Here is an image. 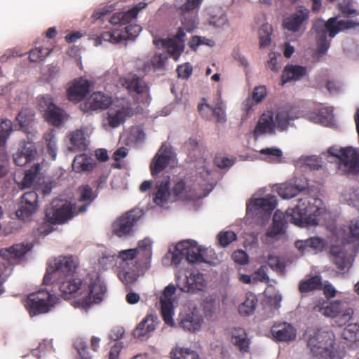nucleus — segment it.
Segmentation results:
<instances>
[{
    "label": "nucleus",
    "mask_w": 359,
    "mask_h": 359,
    "mask_svg": "<svg viewBox=\"0 0 359 359\" xmlns=\"http://www.w3.org/2000/svg\"><path fill=\"white\" fill-rule=\"evenodd\" d=\"M38 208V194L34 191H29L22 196L15 215L18 219L28 222L32 220Z\"/></svg>",
    "instance_id": "nucleus-12"
},
{
    "label": "nucleus",
    "mask_w": 359,
    "mask_h": 359,
    "mask_svg": "<svg viewBox=\"0 0 359 359\" xmlns=\"http://www.w3.org/2000/svg\"><path fill=\"white\" fill-rule=\"evenodd\" d=\"M184 249L186 259L189 263H208L205 257L208 249L198 245L194 241H183L177 243V250Z\"/></svg>",
    "instance_id": "nucleus-13"
},
{
    "label": "nucleus",
    "mask_w": 359,
    "mask_h": 359,
    "mask_svg": "<svg viewBox=\"0 0 359 359\" xmlns=\"http://www.w3.org/2000/svg\"><path fill=\"white\" fill-rule=\"evenodd\" d=\"M171 158V149L163 144L150 165L151 175L155 177L162 172L169 164Z\"/></svg>",
    "instance_id": "nucleus-17"
},
{
    "label": "nucleus",
    "mask_w": 359,
    "mask_h": 359,
    "mask_svg": "<svg viewBox=\"0 0 359 359\" xmlns=\"http://www.w3.org/2000/svg\"><path fill=\"white\" fill-rule=\"evenodd\" d=\"M158 323L156 314H147L133 330V336L142 341L147 340L156 330Z\"/></svg>",
    "instance_id": "nucleus-16"
},
{
    "label": "nucleus",
    "mask_w": 359,
    "mask_h": 359,
    "mask_svg": "<svg viewBox=\"0 0 359 359\" xmlns=\"http://www.w3.org/2000/svg\"><path fill=\"white\" fill-rule=\"evenodd\" d=\"M126 40V35L120 29L104 32L101 34L95 40V45L102 44L103 41L110 42L111 43H118Z\"/></svg>",
    "instance_id": "nucleus-38"
},
{
    "label": "nucleus",
    "mask_w": 359,
    "mask_h": 359,
    "mask_svg": "<svg viewBox=\"0 0 359 359\" xmlns=\"http://www.w3.org/2000/svg\"><path fill=\"white\" fill-rule=\"evenodd\" d=\"M266 266H261L252 273V280L254 282H262L268 283L269 282V277L266 273Z\"/></svg>",
    "instance_id": "nucleus-61"
},
{
    "label": "nucleus",
    "mask_w": 359,
    "mask_h": 359,
    "mask_svg": "<svg viewBox=\"0 0 359 359\" xmlns=\"http://www.w3.org/2000/svg\"><path fill=\"white\" fill-rule=\"evenodd\" d=\"M233 261L239 264L245 265L249 262V258L248 254L242 250H236L233 252L231 255Z\"/></svg>",
    "instance_id": "nucleus-64"
},
{
    "label": "nucleus",
    "mask_w": 359,
    "mask_h": 359,
    "mask_svg": "<svg viewBox=\"0 0 359 359\" xmlns=\"http://www.w3.org/2000/svg\"><path fill=\"white\" fill-rule=\"evenodd\" d=\"M273 32L271 25L263 24L259 29V46L261 48H266L271 44V36Z\"/></svg>",
    "instance_id": "nucleus-48"
},
{
    "label": "nucleus",
    "mask_w": 359,
    "mask_h": 359,
    "mask_svg": "<svg viewBox=\"0 0 359 359\" xmlns=\"http://www.w3.org/2000/svg\"><path fill=\"white\" fill-rule=\"evenodd\" d=\"M137 255L138 250L134 248L120 251L117 258L121 260V268L129 266L130 265H135L134 259L137 256Z\"/></svg>",
    "instance_id": "nucleus-46"
},
{
    "label": "nucleus",
    "mask_w": 359,
    "mask_h": 359,
    "mask_svg": "<svg viewBox=\"0 0 359 359\" xmlns=\"http://www.w3.org/2000/svg\"><path fill=\"white\" fill-rule=\"evenodd\" d=\"M231 342L241 352L244 353L250 351V340L244 329L236 327L232 330Z\"/></svg>",
    "instance_id": "nucleus-29"
},
{
    "label": "nucleus",
    "mask_w": 359,
    "mask_h": 359,
    "mask_svg": "<svg viewBox=\"0 0 359 359\" xmlns=\"http://www.w3.org/2000/svg\"><path fill=\"white\" fill-rule=\"evenodd\" d=\"M171 193L175 197V200L186 199L189 196V189L183 180H180L174 184Z\"/></svg>",
    "instance_id": "nucleus-50"
},
{
    "label": "nucleus",
    "mask_w": 359,
    "mask_h": 359,
    "mask_svg": "<svg viewBox=\"0 0 359 359\" xmlns=\"http://www.w3.org/2000/svg\"><path fill=\"white\" fill-rule=\"evenodd\" d=\"M333 344L331 333L319 330L310 336L307 345L314 356L324 357L329 353V348H332Z\"/></svg>",
    "instance_id": "nucleus-11"
},
{
    "label": "nucleus",
    "mask_w": 359,
    "mask_h": 359,
    "mask_svg": "<svg viewBox=\"0 0 359 359\" xmlns=\"http://www.w3.org/2000/svg\"><path fill=\"white\" fill-rule=\"evenodd\" d=\"M78 201L83 203V204L74 207L76 215L82 214L87 211L90 205L97 198L98 191L97 189L93 190L89 184H83L78 188Z\"/></svg>",
    "instance_id": "nucleus-19"
},
{
    "label": "nucleus",
    "mask_w": 359,
    "mask_h": 359,
    "mask_svg": "<svg viewBox=\"0 0 359 359\" xmlns=\"http://www.w3.org/2000/svg\"><path fill=\"white\" fill-rule=\"evenodd\" d=\"M271 333L276 341L285 342L293 341L297 335L295 328L286 322L274 324Z\"/></svg>",
    "instance_id": "nucleus-20"
},
{
    "label": "nucleus",
    "mask_w": 359,
    "mask_h": 359,
    "mask_svg": "<svg viewBox=\"0 0 359 359\" xmlns=\"http://www.w3.org/2000/svg\"><path fill=\"white\" fill-rule=\"evenodd\" d=\"M52 109L47 111L43 115L46 121L54 126H60L64 121L67 119V114L64 109L57 107L56 104L51 107Z\"/></svg>",
    "instance_id": "nucleus-33"
},
{
    "label": "nucleus",
    "mask_w": 359,
    "mask_h": 359,
    "mask_svg": "<svg viewBox=\"0 0 359 359\" xmlns=\"http://www.w3.org/2000/svg\"><path fill=\"white\" fill-rule=\"evenodd\" d=\"M168 57L165 54H155L150 60L152 67L156 69H163L165 66Z\"/></svg>",
    "instance_id": "nucleus-62"
},
{
    "label": "nucleus",
    "mask_w": 359,
    "mask_h": 359,
    "mask_svg": "<svg viewBox=\"0 0 359 359\" xmlns=\"http://www.w3.org/2000/svg\"><path fill=\"white\" fill-rule=\"evenodd\" d=\"M202 318L195 311L180 313L179 316V325L184 330L195 332L201 327Z\"/></svg>",
    "instance_id": "nucleus-24"
},
{
    "label": "nucleus",
    "mask_w": 359,
    "mask_h": 359,
    "mask_svg": "<svg viewBox=\"0 0 359 359\" xmlns=\"http://www.w3.org/2000/svg\"><path fill=\"white\" fill-rule=\"evenodd\" d=\"M260 154L266 156L265 160L268 162H280L283 156L280 149L277 148H266L260 151Z\"/></svg>",
    "instance_id": "nucleus-56"
},
{
    "label": "nucleus",
    "mask_w": 359,
    "mask_h": 359,
    "mask_svg": "<svg viewBox=\"0 0 359 359\" xmlns=\"http://www.w3.org/2000/svg\"><path fill=\"white\" fill-rule=\"evenodd\" d=\"M357 26H359V22L352 20H338L337 17L330 18L327 22L323 20H316L313 25V29L317 34L318 53L324 54L330 47V43L327 39V34L330 38H333L339 32Z\"/></svg>",
    "instance_id": "nucleus-4"
},
{
    "label": "nucleus",
    "mask_w": 359,
    "mask_h": 359,
    "mask_svg": "<svg viewBox=\"0 0 359 359\" xmlns=\"http://www.w3.org/2000/svg\"><path fill=\"white\" fill-rule=\"evenodd\" d=\"M205 108H208L212 111V114L216 118L217 122H226L225 109L222 102L218 103L215 107H211L209 104L203 103L198 106V109L200 112H202Z\"/></svg>",
    "instance_id": "nucleus-47"
},
{
    "label": "nucleus",
    "mask_w": 359,
    "mask_h": 359,
    "mask_svg": "<svg viewBox=\"0 0 359 359\" xmlns=\"http://www.w3.org/2000/svg\"><path fill=\"white\" fill-rule=\"evenodd\" d=\"M123 86L130 92L137 94H149V87L145 81L136 74H129L124 79Z\"/></svg>",
    "instance_id": "nucleus-27"
},
{
    "label": "nucleus",
    "mask_w": 359,
    "mask_h": 359,
    "mask_svg": "<svg viewBox=\"0 0 359 359\" xmlns=\"http://www.w3.org/2000/svg\"><path fill=\"white\" fill-rule=\"evenodd\" d=\"M324 240L316 236L295 242V247L302 252H304L309 249L320 250L324 248Z\"/></svg>",
    "instance_id": "nucleus-34"
},
{
    "label": "nucleus",
    "mask_w": 359,
    "mask_h": 359,
    "mask_svg": "<svg viewBox=\"0 0 359 359\" xmlns=\"http://www.w3.org/2000/svg\"><path fill=\"white\" fill-rule=\"evenodd\" d=\"M76 215L71 203L54 199L46 209V218L51 224H62Z\"/></svg>",
    "instance_id": "nucleus-10"
},
{
    "label": "nucleus",
    "mask_w": 359,
    "mask_h": 359,
    "mask_svg": "<svg viewBox=\"0 0 359 359\" xmlns=\"http://www.w3.org/2000/svg\"><path fill=\"white\" fill-rule=\"evenodd\" d=\"M112 97L104 93L94 92L81 105V109L85 112L95 110H104L108 109L112 104Z\"/></svg>",
    "instance_id": "nucleus-14"
},
{
    "label": "nucleus",
    "mask_w": 359,
    "mask_h": 359,
    "mask_svg": "<svg viewBox=\"0 0 359 359\" xmlns=\"http://www.w3.org/2000/svg\"><path fill=\"white\" fill-rule=\"evenodd\" d=\"M34 114L28 109H23L19 111L16 119L21 130L29 133L30 124L33 120Z\"/></svg>",
    "instance_id": "nucleus-45"
},
{
    "label": "nucleus",
    "mask_w": 359,
    "mask_h": 359,
    "mask_svg": "<svg viewBox=\"0 0 359 359\" xmlns=\"http://www.w3.org/2000/svg\"><path fill=\"white\" fill-rule=\"evenodd\" d=\"M136 249L138 250V255H142L143 257V265L148 268L147 265L151 257V241L148 238L140 241Z\"/></svg>",
    "instance_id": "nucleus-43"
},
{
    "label": "nucleus",
    "mask_w": 359,
    "mask_h": 359,
    "mask_svg": "<svg viewBox=\"0 0 359 359\" xmlns=\"http://www.w3.org/2000/svg\"><path fill=\"white\" fill-rule=\"evenodd\" d=\"M144 268L147 269L144 265L142 266L141 264L137 262L132 267H121V270L118 273L119 279L126 286L133 285L139 277V273Z\"/></svg>",
    "instance_id": "nucleus-28"
},
{
    "label": "nucleus",
    "mask_w": 359,
    "mask_h": 359,
    "mask_svg": "<svg viewBox=\"0 0 359 359\" xmlns=\"http://www.w3.org/2000/svg\"><path fill=\"white\" fill-rule=\"evenodd\" d=\"M267 263L269 266L276 272L283 273L285 270V264L280 260V258L273 255L268 256Z\"/></svg>",
    "instance_id": "nucleus-58"
},
{
    "label": "nucleus",
    "mask_w": 359,
    "mask_h": 359,
    "mask_svg": "<svg viewBox=\"0 0 359 359\" xmlns=\"http://www.w3.org/2000/svg\"><path fill=\"white\" fill-rule=\"evenodd\" d=\"M277 205L276 198L268 195L266 197L255 198L247 205V209L255 210L259 212L271 213Z\"/></svg>",
    "instance_id": "nucleus-25"
},
{
    "label": "nucleus",
    "mask_w": 359,
    "mask_h": 359,
    "mask_svg": "<svg viewBox=\"0 0 359 359\" xmlns=\"http://www.w3.org/2000/svg\"><path fill=\"white\" fill-rule=\"evenodd\" d=\"M78 266L73 256H60L51 261L43 277L44 285L59 284V290L65 299L76 298V303L86 309L100 302L107 288L97 275H88L83 280L68 278Z\"/></svg>",
    "instance_id": "nucleus-1"
},
{
    "label": "nucleus",
    "mask_w": 359,
    "mask_h": 359,
    "mask_svg": "<svg viewBox=\"0 0 359 359\" xmlns=\"http://www.w3.org/2000/svg\"><path fill=\"white\" fill-rule=\"evenodd\" d=\"M202 0H186L181 7V11L183 13L182 19V27L179 28L177 34L172 38L166 40H161L163 48L168 50V53L177 60L184 48V30L191 32L196 27V23L194 18H187L185 15L187 13H189L196 8H198Z\"/></svg>",
    "instance_id": "nucleus-3"
},
{
    "label": "nucleus",
    "mask_w": 359,
    "mask_h": 359,
    "mask_svg": "<svg viewBox=\"0 0 359 359\" xmlns=\"http://www.w3.org/2000/svg\"><path fill=\"white\" fill-rule=\"evenodd\" d=\"M313 311L319 312L328 318H338L337 323L340 326L346 325L352 318L353 311L347 306L345 302L334 300L330 302L323 299H319L315 303Z\"/></svg>",
    "instance_id": "nucleus-6"
},
{
    "label": "nucleus",
    "mask_w": 359,
    "mask_h": 359,
    "mask_svg": "<svg viewBox=\"0 0 359 359\" xmlns=\"http://www.w3.org/2000/svg\"><path fill=\"white\" fill-rule=\"evenodd\" d=\"M307 74V69L305 67L299 65H287L282 74V81L283 83L291 81H299Z\"/></svg>",
    "instance_id": "nucleus-30"
},
{
    "label": "nucleus",
    "mask_w": 359,
    "mask_h": 359,
    "mask_svg": "<svg viewBox=\"0 0 359 359\" xmlns=\"http://www.w3.org/2000/svg\"><path fill=\"white\" fill-rule=\"evenodd\" d=\"M325 210L323 201L316 197L305 194L298 198L297 204L292 208H288L284 213L277 210L273 217V223L266 235L275 238L285 232L287 222L299 227H310L318 224V216Z\"/></svg>",
    "instance_id": "nucleus-2"
},
{
    "label": "nucleus",
    "mask_w": 359,
    "mask_h": 359,
    "mask_svg": "<svg viewBox=\"0 0 359 359\" xmlns=\"http://www.w3.org/2000/svg\"><path fill=\"white\" fill-rule=\"evenodd\" d=\"M304 189H306V187H299L292 184H283L279 187L278 193L281 198L289 199L298 195V194L304 191Z\"/></svg>",
    "instance_id": "nucleus-42"
},
{
    "label": "nucleus",
    "mask_w": 359,
    "mask_h": 359,
    "mask_svg": "<svg viewBox=\"0 0 359 359\" xmlns=\"http://www.w3.org/2000/svg\"><path fill=\"white\" fill-rule=\"evenodd\" d=\"M32 248V245L18 243L0 250V256L7 262V263H0V294L4 292L2 284L11 274L12 265L18 263Z\"/></svg>",
    "instance_id": "nucleus-5"
},
{
    "label": "nucleus",
    "mask_w": 359,
    "mask_h": 359,
    "mask_svg": "<svg viewBox=\"0 0 359 359\" xmlns=\"http://www.w3.org/2000/svg\"><path fill=\"white\" fill-rule=\"evenodd\" d=\"M90 83L82 77L74 79L67 89V96L69 101L79 102L89 93Z\"/></svg>",
    "instance_id": "nucleus-15"
},
{
    "label": "nucleus",
    "mask_w": 359,
    "mask_h": 359,
    "mask_svg": "<svg viewBox=\"0 0 359 359\" xmlns=\"http://www.w3.org/2000/svg\"><path fill=\"white\" fill-rule=\"evenodd\" d=\"M219 244L225 248L237 239L236 234L232 231H221L217 235Z\"/></svg>",
    "instance_id": "nucleus-57"
},
{
    "label": "nucleus",
    "mask_w": 359,
    "mask_h": 359,
    "mask_svg": "<svg viewBox=\"0 0 359 359\" xmlns=\"http://www.w3.org/2000/svg\"><path fill=\"white\" fill-rule=\"evenodd\" d=\"M342 237L344 240L351 243L356 241H359V219L355 218L351 221L348 226V232L347 233V228L343 229Z\"/></svg>",
    "instance_id": "nucleus-41"
},
{
    "label": "nucleus",
    "mask_w": 359,
    "mask_h": 359,
    "mask_svg": "<svg viewBox=\"0 0 359 359\" xmlns=\"http://www.w3.org/2000/svg\"><path fill=\"white\" fill-rule=\"evenodd\" d=\"M37 103L39 111L43 112V115L55 105L53 97L50 95H42L38 96Z\"/></svg>",
    "instance_id": "nucleus-53"
},
{
    "label": "nucleus",
    "mask_w": 359,
    "mask_h": 359,
    "mask_svg": "<svg viewBox=\"0 0 359 359\" xmlns=\"http://www.w3.org/2000/svg\"><path fill=\"white\" fill-rule=\"evenodd\" d=\"M328 154L339 159V169L345 174L359 173V150L352 147H331Z\"/></svg>",
    "instance_id": "nucleus-9"
},
{
    "label": "nucleus",
    "mask_w": 359,
    "mask_h": 359,
    "mask_svg": "<svg viewBox=\"0 0 359 359\" xmlns=\"http://www.w3.org/2000/svg\"><path fill=\"white\" fill-rule=\"evenodd\" d=\"M170 354L171 359H200L198 353L189 348L175 347Z\"/></svg>",
    "instance_id": "nucleus-49"
},
{
    "label": "nucleus",
    "mask_w": 359,
    "mask_h": 359,
    "mask_svg": "<svg viewBox=\"0 0 359 359\" xmlns=\"http://www.w3.org/2000/svg\"><path fill=\"white\" fill-rule=\"evenodd\" d=\"M144 2H140L126 12H118L110 18V22L114 25H127L135 20L138 13L147 6Z\"/></svg>",
    "instance_id": "nucleus-21"
},
{
    "label": "nucleus",
    "mask_w": 359,
    "mask_h": 359,
    "mask_svg": "<svg viewBox=\"0 0 359 359\" xmlns=\"http://www.w3.org/2000/svg\"><path fill=\"white\" fill-rule=\"evenodd\" d=\"M58 301L59 298L55 294L41 290L27 296L25 306L32 317L49 312Z\"/></svg>",
    "instance_id": "nucleus-7"
},
{
    "label": "nucleus",
    "mask_w": 359,
    "mask_h": 359,
    "mask_svg": "<svg viewBox=\"0 0 359 359\" xmlns=\"http://www.w3.org/2000/svg\"><path fill=\"white\" fill-rule=\"evenodd\" d=\"M276 124L272 111L264 113L259 118L254 130V136L257 137L265 133H274Z\"/></svg>",
    "instance_id": "nucleus-23"
},
{
    "label": "nucleus",
    "mask_w": 359,
    "mask_h": 359,
    "mask_svg": "<svg viewBox=\"0 0 359 359\" xmlns=\"http://www.w3.org/2000/svg\"><path fill=\"white\" fill-rule=\"evenodd\" d=\"M144 215L139 208L128 210L118 217L111 224V232L118 238L133 236L138 222Z\"/></svg>",
    "instance_id": "nucleus-8"
},
{
    "label": "nucleus",
    "mask_w": 359,
    "mask_h": 359,
    "mask_svg": "<svg viewBox=\"0 0 359 359\" xmlns=\"http://www.w3.org/2000/svg\"><path fill=\"white\" fill-rule=\"evenodd\" d=\"M70 146L72 151H84L86 149L85 134L81 130H76L69 134Z\"/></svg>",
    "instance_id": "nucleus-36"
},
{
    "label": "nucleus",
    "mask_w": 359,
    "mask_h": 359,
    "mask_svg": "<svg viewBox=\"0 0 359 359\" xmlns=\"http://www.w3.org/2000/svg\"><path fill=\"white\" fill-rule=\"evenodd\" d=\"M51 52L48 48L38 47L29 52V60L31 62H39L44 60Z\"/></svg>",
    "instance_id": "nucleus-54"
},
{
    "label": "nucleus",
    "mask_w": 359,
    "mask_h": 359,
    "mask_svg": "<svg viewBox=\"0 0 359 359\" xmlns=\"http://www.w3.org/2000/svg\"><path fill=\"white\" fill-rule=\"evenodd\" d=\"M323 288L322 278L316 275L306 280H302L299 283V291L301 293H308L314 290H320Z\"/></svg>",
    "instance_id": "nucleus-35"
},
{
    "label": "nucleus",
    "mask_w": 359,
    "mask_h": 359,
    "mask_svg": "<svg viewBox=\"0 0 359 359\" xmlns=\"http://www.w3.org/2000/svg\"><path fill=\"white\" fill-rule=\"evenodd\" d=\"M257 304V299L252 292H247L245 301L238 306L239 313L242 316H250L255 310Z\"/></svg>",
    "instance_id": "nucleus-39"
},
{
    "label": "nucleus",
    "mask_w": 359,
    "mask_h": 359,
    "mask_svg": "<svg viewBox=\"0 0 359 359\" xmlns=\"http://www.w3.org/2000/svg\"><path fill=\"white\" fill-rule=\"evenodd\" d=\"M358 331H359V326L356 324H350L344 330L343 337L346 340L353 342L356 341L358 339L357 337Z\"/></svg>",
    "instance_id": "nucleus-59"
},
{
    "label": "nucleus",
    "mask_w": 359,
    "mask_h": 359,
    "mask_svg": "<svg viewBox=\"0 0 359 359\" xmlns=\"http://www.w3.org/2000/svg\"><path fill=\"white\" fill-rule=\"evenodd\" d=\"M39 170L40 165L39 163H36L32 168V169L25 172L24 178L21 182L22 189L28 188L32 186Z\"/></svg>",
    "instance_id": "nucleus-52"
},
{
    "label": "nucleus",
    "mask_w": 359,
    "mask_h": 359,
    "mask_svg": "<svg viewBox=\"0 0 359 359\" xmlns=\"http://www.w3.org/2000/svg\"><path fill=\"white\" fill-rule=\"evenodd\" d=\"M297 118L291 111L282 110L278 111L275 117L276 128L280 131H285L288 128L290 121Z\"/></svg>",
    "instance_id": "nucleus-40"
},
{
    "label": "nucleus",
    "mask_w": 359,
    "mask_h": 359,
    "mask_svg": "<svg viewBox=\"0 0 359 359\" xmlns=\"http://www.w3.org/2000/svg\"><path fill=\"white\" fill-rule=\"evenodd\" d=\"M8 156L4 149H0V180L8 172Z\"/></svg>",
    "instance_id": "nucleus-60"
},
{
    "label": "nucleus",
    "mask_w": 359,
    "mask_h": 359,
    "mask_svg": "<svg viewBox=\"0 0 359 359\" xmlns=\"http://www.w3.org/2000/svg\"><path fill=\"white\" fill-rule=\"evenodd\" d=\"M338 7L341 13L347 18L359 15V11L354 7L351 0L339 3Z\"/></svg>",
    "instance_id": "nucleus-55"
},
{
    "label": "nucleus",
    "mask_w": 359,
    "mask_h": 359,
    "mask_svg": "<svg viewBox=\"0 0 359 359\" xmlns=\"http://www.w3.org/2000/svg\"><path fill=\"white\" fill-rule=\"evenodd\" d=\"M193 68L189 63H184L179 65L177 68L178 77L183 79H187L192 74Z\"/></svg>",
    "instance_id": "nucleus-63"
},
{
    "label": "nucleus",
    "mask_w": 359,
    "mask_h": 359,
    "mask_svg": "<svg viewBox=\"0 0 359 359\" xmlns=\"http://www.w3.org/2000/svg\"><path fill=\"white\" fill-rule=\"evenodd\" d=\"M161 315L165 324L173 327L175 322L173 320L174 306L173 301H161Z\"/></svg>",
    "instance_id": "nucleus-44"
},
{
    "label": "nucleus",
    "mask_w": 359,
    "mask_h": 359,
    "mask_svg": "<svg viewBox=\"0 0 359 359\" xmlns=\"http://www.w3.org/2000/svg\"><path fill=\"white\" fill-rule=\"evenodd\" d=\"M156 189V192L153 198L154 203L157 205L162 206L169 201L172 194L170 191V177L167 176L163 180L157 182Z\"/></svg>",
    "instance_id": "nucleus-26"
},
{
    "label": "nucleus",
    "mask_w": 359,
    "mask_h": 359,
    "mask_svg": "<svg viewBox=\"0 0 359 359\" xmlns=\"http://www.w3.org/2000/svg\"><path fill=\"white\" fill-rule=\"evenodd\" d=\"M95 167L93 160L86 154L76 156L72 163V168L76 172L90 171Z\"/></svg>",
    "instance_id": "nucleus-37"
},
{
    "label": "nucleus",
    "mask_w": 359,
    "mask_h": 359,
    "mask_svg": "<svg viewBox=\"0 0 359 359\" xmlns=\"http://www.w3.org/2000/svg\"><path fill=\"white\" fill-rule=\"evenodd\" d=\"M309 20V11L300 10L285 18L283 21V26L285 29L295 32L307 23Z\"/></svg>",
    "instance_id": "nucleus-22"
},
{
    "label": "nucleus",
    "mask_w": 359,
    "mask_h": 359,
    "mask_svg": "<svg viewBox=\"0 0 359 359\" xmlns=\"http://www.w3.org/2000/svg\"><path fill=\"white\" fill-rule=\"evenodd\" d=\"M13 130V123L10 120L0 121V147L5 145Z\"/></svg>",
    "instance_id": "nucleus-51"
},
{
    "label": "nucleus",
    "mask_w": 359,
    "mask_h": 359,
    "mask_svg": "<svg viewBox=\"0 0 359 359\" xmlns=\"http://www.w3.org/2000/svg\"><path fill=\"white\" fill-rule=\"evenodd\" d=\"M133 109L129 106H123L117 109L114 114H109L108 116V122L111 127L116 128L123 123L127 117L133 115Z\"/></svg>",
    "instance_id": "nucleus-32"
},
{
    "label": "nucleus",
    "mask_w": 359,
    "mask_h": 359,
    "mask_svg": "<svg viewBox=\"0 0 359 359\" xmlns=\"http://www.w3.org/2000/svg\"><path fill=\"white\" fill-rule=\"evenodd\" d=\"M37 154L36 145L32 142H24L13 154V161L18 166H24L33 161Z\"/></svg>",
    "instance_id": "nucleus-18"
},
{
    "label": "nucleus",
    "mask_w": 359,
    "mask_h": 359,
    "mask_svg": "<svg viewBox=\"0 0 359 359\" xmlns=\"http://www.w3.org/2000/svg\"><path fill=\"white\" fill-rule=\"evenodd\" d=\"M205 285V280L203 274L191 273L186 278L185 285L181 287V290L187 292H194L202 290Z\"/></svg>",
    "instance_id": "nucleus-31"
}]
</instances>
